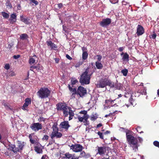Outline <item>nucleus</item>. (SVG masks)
<instances>
[{
    "label": "nucleus",
    "instance_id": "nucleus-61",
    "mask_svg": "<svg viewBox=\"0 0 159 159\" xmlns=\"http://www.w3.org/2000/svg\"><path fill=\"white\" fill-rule=\"evenodd\" d=\"M34 67H33V66H31L30 67V70L33 71L34 70Z\"/></svg>",
    "mask_w": 159,
    "mask_h": 159
},
{
    "label": "nucleus",
    "instance_id": "nucleus-25",
    "mask_svg": "<svg viewBox=\"0 0 159 159\" xmlns=\"http://www.w3.org/2000/svg\"><path fill=\"white\" fill-rule=\"evenodd\" d=\"M86 49L84 47H83L82 48V50L83 51V53L82 55V59L84 60H85L87 58L88 56V54L86 51H85Z\"/></svg>",
    "mask_w": 159,
    "mask_h": 159
},
{
    "label": "nucleus",
    "instance_id": "nucleus-64",
    "mask_svg": "<svg viewBox=\"0 0 159 159\" xmlns=\"http://www.w3.org/2000/svg\"><path fill=\"white\" fill-rule=\"evenodd\" d=\"M110 133V131H106L105 132V133L106 134H109Z\"/></svg>",
    "mask_w": 159,
    "mask_h": 159
},
{
    "label": "nucleus",
    "instance_id": "nucleus-58",
    "mask_svg": "<svg viewBox=\"0 0 159 159\" xmlns=\"http://www.w3.org/2000/svg\"><path fill=\"white\" fill-rule=\"evenodd\" d=\"M113 101L112 100H106V102H112Z\"/></svg>",
    "mask_w": 159,
    "mask_h": 159
},
{
    "label": "nucleus",
    "instance_id": "nucleus-40",
    "mask_svg": "<svg viewBox=\"0 0 159 159\" xmlns=\"http://www.w3.org/2000/svg\"><path fill=\"white\" fill-rule=\"evenodd\" d=\"M153 144L156 147L159 148V142L157 141H155L153 142Z\"/></svg>",
    "mask_w": 159,
    "mask_h": 159
},
{
    "label": "nucleus",
    "instance_id": "nucleus-59",
    "mask_svg": "<svg viewBox=\"0 0 159 159\" xmlns=\"http://www.w3.org/2000/svg\"><path fill=\"white\" fill-rule=\"evenodd\" d=\"M104 158L106 159H109V157L108 156L106 155L105 157H104Z\"/></svg>",
    "mask_w": 159,
    "mask_h": 159
},
{
    "label": "nucleus",
    "instance_id": "nucleus-60",
    "mask_svg": "<svg viewBox=\"0 0 159 159\" xmlns=\"http://www.w3.org/2000/svg\"><path fill=\"white\" fill-rule=\"evenodd\" d=\"M124 49V48L123 47H120V52L122 51Z\"/></svg>",
    "mask_w": 159,
    "mask_h": 159
},
{
    "label": "nucleus",
    "instance_id": "nucleus-6",
    "mask_svg": "<svg viewBox=\"0 0 159 159\" xmlns=\"http://www.w3.org/2000/svg\"><path fill=\"white\" fill-rule=\"evenodd\" d=\"M56 106L57 110L62 111L65 116H68L67 111L69 110V107H68L66 104L63 103H59L57 104Z\"/></svg>",
    "mask_w": 159,
    "mask_h": 159
},
{
    "label": "nucleus",
    "instance_id": "nucleus-49",
    "mask_svg": "<svg viewBox=\"0 0 159 159\" xmlns=\"http://www.w3.org/2000/svg\"><path fill=\"white\" fill-rule=\"evenodd\" d=\"M48 157L46 155H43L41 159H48Z\"/></svg>",
    "mask_w": 159,
    "mask_h": 159
},
{
    "label": "nucleus",
    "instance_id": "nucleus-5",
    "mask_svg": "<svg viewBox=\"0 0 159 159\" xmlns=\"http://www.w3.org/2000/svg\"><path fill=\"white\" fill-rule=\"evenodd\" d=\"M107 85L111 87H114V84L111 82L110 80L107 79H102L98 81L97 84V86L98 88H103Z\"/></svg>",
    "mask_w": 159,
    "mask_h": 159
},
{
    "label": "nucleus",
    "instance_id": "nucleus-50",
    "mask_svg": "<svg viewBox=\"0 0 159 159\" xmlns=\"http://www.w3.org/2000/svg\"><path fill=\"white\" fill-rule=\"evenodd\" d=\"M66 57L69 60H71L72 59V58L70 56H69L68 54H66Z\"/></svg>",
    "mask_w": 159,
    "mask_h": 159
},
{
    "label": "nucleus",
    "instance_id": "nucleus-30",
    "mask_svg": "<svg viewBox=\"0 0 159 159\" xmlns=\"http://www.w3.org/2000/svg\"><path fill=\"white\" fill-rule=\"evenodd\" d=\"M95 65L98 69H102L103 67L102 64L100 62L96 61L95 62Z\"/></svg>",
    "mask_w": 159,
    "mask_h": 159
},
{
    "label": "nucleus",
    "instance_id": "nucleus-4",
    "mask_svg": "<svg viewBox=\"0 0 159 159\" xmlns=\"http://www.w3.org/2000/svg\"><path fill=\"white\" fill-rule=\"evenodd\" d=\"M126 137L128 141L130 146L133 147V149H138V144L137 138L130 134L127 135V133H126Z\"/></svg>",
    "mask_w": 159,
    "mask_h": 159
},
{
    "label": "nucleus",
    "instance_id": "nucleus-18",
    "mask_svg": "<svg viewBox=\"0 0 159 159\" xmlns=\"http://www.w3.org/2000/svg\"><path fill=\"white\" fill-rule=\"evenodd\" d=\"M60 126L62 128L66 129H67L70 126L68 121H64L61 122L60 124Z\"/></svg>",
    "mask_w": 159,
    "mask_h": 159
},
{
    "label": "nucleus",
    "instance_id": "nucleus-54",
    "mask_svg": "<svg viewBox=\"0 0 159 159\" xmlns=\"http://www.w3.org/2000/svg\"><path fill=\"white\" fill-rule=\"evenodd\" d=\"M55 61L57 63H58L59 61V59L57 58H55Z\"/></svg>",
    "mask_w": 159,
    "mask_h": 159
},
{
    "label": "nucleus",
    "instance_id": "nucleus-13",
    "mask_svg": "<svg viewBox=\"0 0 159 159\" xmlns=\"http://www.w3.org/2000/svg\"><path fill=\"white\" fill-rule=\"evenodd\" d=\"M86 93V90L85 88L81 86L78 87L77 91V94L80 97H81L83 96Z\"/></svg>",
    "mask_w": 159,
    "mask_h": 159
},
{
    "label": "nucleus",
    "instance_id": "nucleus-57",
    "mask_svg": "<svg viewBox=\"0 0 159 159\" xmlns=\"http://www.w3.org/2000/svg\"><path fill=\"white\" fill-rule=\"evenodd\" d=\"M102 126V124L99 123V124H98V125H97V127H100Z\"/></svg>",
    "mask_w": 159,
    "mask_h": 159
},
{
    "label": "nucleus",
    "instance_id": "nucleus-45",
    "mask_svg": "<svg viewBox=\"0 0 159 159\" xmlns=\"http://www.w3.org/2000/svg\"><path fill=\"white\" fill-rule=\"evenodd\" d=\"M49 136L48 135H45L43 136V140H47L48 139Z\"/></svg>",
    "mask_w": 159,
    "mask_h": 159
},
{
    "label": "nucleus",
    "instance_id": "nucleus-22",
    "mask_svg": "<svg viewBox=\"0 0 159 159\" xmlns=\"http://www.w3.org/2000/svg\"><path fill=\"white\" fill-rule=\"evenodd\" d=\"M43 148V147L39 144L34 147L35 151L38 153H42L43 152L42 149Z\"/></svg>",
    "mask_w": 159,
    "mask_h": 159
},
{
    "label": "nucleus",
    "instance_id": "nucleus-19",
    "mask_svg": "<svg viewBox=\"0 0 159 159\" xmlns=\"http://www.w3.org/2000/svg\"><path fill=\"white\" fill-rule=\"evenodd\" d=\"M20 20L25 24L28 25L30 23V19L27 17H25L22 15L20 16Z\"/></svg>",
    "mask_w": 159,
    "mask_h": 159
},
{
    "label": "nucleus",
    "instance_id": "nucleus-12",
    "mask_svg": "<svg viewBox=\"0 0 159 159\" xmlns=\"http://www.w3.org/2000/svg\"><path fill=\"white\" fill-rule=\"evenodd\" d=\"M111 22V19L109 18H107L105 19H103L100 22V24L101 26L103 27H105L109 25Z\"/></svg>",
    "mask_w": 159,
    "mask_h": 159
},
{
    "label": "nucleus",
    "instance_id": "nucleus-43",
    "mask_svg": "<svg viewBox=\"0 0 159 159\" xmlns=\"http://www.w3.org/2000/svg\"><path fill=\"white\" fill-rule=\"evenodd\" d=\"M98 135H99L100 138L101 139H103V134H102V133L100 132H98Z\"/></svg>",
    "mask_w": 159,
    "mask_h": 159
},
{
    "label": "nucleus",
    "instance_id": "nucleus-55",
    "mask_svg": "<svg viewBox=\"0 0 159 159\" xmlns=\"http://www.w3.org/2000/svg\"><path fill=\"white\" fill-rule=\"evenodd\" d=\"M33 67H34V69H36L37 70L39 69V67L37 66H33Z\"/></svg>",
    "mask_w": 159,
    "mask_h": 159
},
{
    "label": "nucleus",
    "instance_id": "nucleus-2",
    "mask_svg": "<svg viewBox=\"0 0 159 159\" xmlns=\"http://www.w3.org/2000/svg\"><path fill=\"white\" fill-rule=\"evenodd\" d=\"M25 146L24 142H18L17 147L15 145L10 144L8 146V149L14 152H21Z\"/></svg>",
    "mask_w": 159,
    "mask_h": 159
},
{
    "label": "nucleus",
    "instance_id": "nucleus-1",
    "mask_svg": "<svg viewBox=\"0 0 159 159\" xmlns=\"http://www.w3.org/2000/svg\"><path fill=\"white\" fill-rule=\"evenodd\" d=\"M51 91L48 88L42 87L37 92V95L39 98L44 99L48 97Z\"/></svg>",
    "mask_w": 159,
    "mask_h": 159
},
{
    "label": "nucleus",
    "instance_id": "nucleus-63",
    "mask_svg": "<svg viewBox=\"0 0 159 159\" xmlns=\"http://www.w3.org/2000/svg\"><path fill=\"white\" fill-rule=\"evenodd\" d=\"M126 4V2H122V4L123 5H125Z\"/></svg>",
    "mask_w": 159,
    "mask_h": 159
},
{
    "label": "nucleus",
    "instance_id": "nucleus-34",
    "mask_svg": "<svg viewBox=\"0 0 159 159\" xmlns=\"http://www.w3.org/2000/svg\"><path fill=\"white\" fill-rule=\"evenodd\" d=\"M128 71L127 69H125L122 70L121 72L123 74V75L126 76L127 75Z\"/></svg>",
    "mask_w": 159,
    "mask_h": 159
},
{
    "label": "nucleus",
    "instance_id": "nucleus-24",
    "mask_svg": "<svg viewBox=\"0 0 159 159\" xmlns=\"http://www.w3.org/2000/svg\"><path fill=\"white\" fill-rule=\"evenodd\" d=\"M67 112L68 116V114L69 115V120H71L72 119L73 117L74 116V111L71 110V108L70 107H69V110H68Z\"/></svg>",
    "mask_w": 159,
    "mask_h": 159
},
{
    "label": "nucleus",
    "instance_id": "nucleus-35",
    "mask_svg": "<svg viewBox=\"0 0 159 159\" xmlns=\"http://www.w3.org/2000/svg\"><path fill=\"white\" fill-rule=\"evenodd\" d=\"M94 58L97 59L96 61L100 62L102 59V57L100 55H97L94 57Z\"/></svg>",
    "mask_w": 159,
    "mask_h": 159
},
{
    "label": "nucleus",
    "instance_id": "nucleus-3",
    "mask_svg": "<svg viewBox=\"0 0 159 159\" xmlns=\"http://www.w3.org/2000/svg\"><path fill=\"white\" fill-rule=\"evenodd\" d=\"M89 71V69H86L81 75L80 79V82L81 84H89V83L90 75L88 74Z\"/></svg>",
    "mask_w": 159,
    "mask_h": 159
},
{
    "label": "nucleus",
    "instance_id": "nucleus-16",
    "mask_svg": "<svg viewBox=\"0 0 159 159\" xmlns=\"http://www.w3.org/2000/svg\"><path fill=\"white\" fill-rule=\"evenodd\" d=\"M46 43L48 48L51 49L55 50L57 48L56 45L51 41H47Z\"/></svg>",
    "mask_w": 159,
    "mask_h": 159
},
{
    "label": "nucleus",
    "instance_id": "nucleus-10",
    "mask_svg": "<svg viewBox=\"0 0 159 159\" xmlns=\"http://www.w3.org/2000/svg\"><path fill=\"white\" fill-rule=\"evenodd\" d=\"M70 148L74 152H78L82 150L83 147L80 144H72L70 146Z\"/></svg>",
    "mask_w": 159,
    "mask_h": 159
},
{
    "label": "nucleus",
    "instance_id": "nucleus-46",
    "mask_svg": "<svg viewBox=\"0 0 159 159\" xmlns=\"http://www.w3.org/2000/svg\"><path fill=\"white\" fill-rule=\"evenodd\" d=\"M30 1L34 3L35 5H37L38 4V2L35 0H30Z\"/></svg>",
    "mask_w": 159,
    "mask_h": 159
},
{
    "label": "nucleus",
    "instance_id": "nucleus-47",
    "mask_svg": "<svg viewBox=\"0 0 159 159\" xmlns=\"http://www.w3.org/2000/svg\"><path fill=\"white\" fill-rule=\"evenodd\" d=\"M4 68L7 70L9 69L10 68L9 65L8 64H6Z\"/></svg>",
    "mask_w": 159,
    "mask_h": 159
},
{
    "label": "nucleus",
    "instance_id": "nucleus-53",
    "mask_svg": "<svg viewBox=\"0 0 159 159\" xmlns=\"http://www.w3.org/2000/svg\"><path fill=\"white\" fill-rule=\"evenodd\" d=\"M138 139L140 142H141L143 140L140 137H138Z\"/></svg>",
    "mask_w": 159,
    "mask_h": 159
},
{
    "label": "nucleus",
    "instance_id": "nucleus-8",
    "mask_svg": "<svg viewBox=\"0 0 159 159\" xmlns=\"http://www.w3.org/2000/svg\"><path fill=\"white\" fill-rule=\"evenodd\" d=\"M140 94V93L138 92L132 93V98L129 99V101L131 104L132 105H135L136 104L137 98Z\"/></svg>",
    "mask_w": 159,
    "mask_h": 159
},
{
    "label": "nucleus",
    "instance_id": "nucleus-28",
    "mask_svg": "<svg viewBox=\"0 0 159 159\" xmlns=\"http://www.w3.org/2000/svg\"><path fill=\"white\" fill-rule=\"evenodd\" d=\"M78 80L75 78L72 77L71 79L70 85H71L72 87H74V85L78 83Z\"/></svg>",
    "mask_w": 159,
    "mask_h": 159
},
{
    "label": "nucleus",
    "instance_id": "nucleus-42",
    "mask_svg": "<svg viewBox=\"0 0 159 159\" xmlns=\"http://www.w3.org/2000/svg\"><path fill=\"white\" fill-rule=\"evenodd\" d=\"M78 119L79 121L81 122L83 121V120H84V119L82 117H81V116H78Z\"/></svg>",
    "mask_w": 159,
    "mask_h": 159
},
{
    "label": "nucleus",
    "instance_id": "nucleus-56",
    "mask_svg": "<svg viewBox=\"0 0 159 159\" xmlns=\"http://www.w3.org/2000/svg\"><path fill=\"white\" fill-rule=\"evenodd\" d=\"M58 7L60 8H61L62 6V4L61 3H59L58 5Z\"/></svg>",
    "mask_w": 159,
    "mask_h": 159
},
{
    "label": "nucleus",
    "instance_id": "nucleus-11",
    "mask_svg": "<svg viewBox=\"0 0 159 159\" xmlns=\"http://www.w3.org/2000/svg\"><path fill=\"white\" fill-rule=\"evenodd\" d=\"M30 127L33 130L37 131L42 129V126L39 123H34L32 124Z\"/></svg>",
    "mask_w": 159,
    "mask_h": 159
},
{
    "label": "nucleus",
    "instance_id": "nucleus-23",
    "mask_svg": "<svg viewBox=\"0 0 159 159\" xmlns=\"http://www.w3.org/2000/svg\"><path fill=\"white\" fill-rule=\"evenodd\" d=\"M68 87L69 88L70 90L72 92V95L71 97L73 98H75V95L77 93L76 89L75 88H72V87H71L70 85L69 84L68 85Z\"/></svg>",
    "mask_w": 159,
    "mask_h": 159
},
{
    "label": "nucleus",
    "instance_id": "nucleus-51",
    "mask_svg": "<svg viewBox=\"0 0 159 159\" xmlns=\"http://www.w3.org/2000/svg\"><path fill=\"white\" fill-rule=\"evenodd\" d=\"M20 57V56L19 55H14L13 56V58L15 59H17L19 58Z\"/></svg>",
    "mask_w": 159,
    "mask_h": 159
},
{
    "label": "nucleus",
    "instance_id": "nucleus-48",
    "mask_svg": "<svg viewBox=\"0 0 159 159\" xmlns=\"http://www.w3.org/2000/svg\"><path fill=\"white\" fill-rule=\"evenodd\" d=\"M84 125H88L89 124V122L87 120H84Z\"/></svg>",
    "mask_w": 159,
    "mask_h": 159
},
{
    "label": "nucleus",
    "instance_id": "nucleus-20",
    "mask_svg": "<svg viewBox=\"0 0 159 159\" xmlns=\"http://www.w3.org/2000/svg\"><path fill=\"white\" fill-rule=\"evenodd\" d=\"M80 113L82 114L80 116H81V117L84 119V120H87L89 117V116L87 114V112L86 111H81Z\"/></svg>",
    "mask_w": 159,
    "mask_h": 159
},
{
    "label": "nucleus",
    "instance_id": "nucleus-14",
    "mask_svg": "<svg viewBox=\"0 0 159 159\" xmlns=\"http://www.w3.org/2000/svg\"><path fill=\"white\" fill-rule=\"evenodd\" d=\"M145 32L144 29L141 25H138L137 27L136 34L137 35L139 36L143 34Z\"/></svg>",
    "mask_w": 159,
    "mask_h": 159
},
{
    "label": "nucleus",
    "instance_id": "nucleus-39",
    "mask_svg": "<svg viewBox=\"0 0 159 159\" xmlns=\"http://www.w3.org/2000/svg\"><path fill=\"white\" fill-rule=\"evenodd\" d=\"M29 138L30 139V141L32 144H34L35 143V140L34 139H33L31 135L29 136Z\"/></svg>",
    "mask_w": 159,
    "mask_h": 159
},
{
    "label": "nucleus",
    "instance_id": "nucleus-41",
    "mask_svg": "<svg viewBox=\"0 0 159 159\" xmlns=\"http://www.w3.org/2000/svg\"><path fill=\"white\" fill-rule=\"evenodd\" d=\"M97 118V117L96 116H95L93 115H92L91 116V120H95Z\"/></svg>",
    "mask_w": 159,
    "mask_h": 159
},
{
    "label": "nucleus",
    "instance_id": "nucleus-26",
    "mask_svg": "<svg viewBox=\"0 0 159 159\" xmlns=\"http://www.w3.org/2000/svg\"><path fill=\"white\" fill-rule=\"evenodd\" d=\"M37 58L35 55H34L33 57H30L29 60V62L30 64H32L35 63L36 60H37Z\"/></svg>",
    "mask_w": 159,
    "mask_h": 159
},
{
    "label": "nucleus",
    "instance_id": "nucleus-29",
    "mask_svg": "<svg viewBox=\"0 0 159 159\" xmlns=\"http://www.w3.org/2000/svg\"><path fill=\"white\" fill-rule=\"evenodd\" d=\"M80 157H84L85 158H87L90 157V155L89 153H86L84 152H82L80 154Z\"/></svg>",
    "mask_w": 159,
    "mask_h": 159
},
{
    "label": "nucleus",
    "instance_id": "nucleus-33",
    "mask_svg": "<svg viewBox=\"0 0 159 159\" xmlns=\"http://www.w3.org/2000/svg\"><path fill=\"white\" fill-rule=\"evenodd\" d=\"M2 104L4 106L6 109L7 110H11V108L9 107V104L5 102V101L3 102Z\"/></svg>",
    "mask_w": 159,
    "mask_h": 159
},
{
    "label": "nucleus",
    "instance_id": "nucleus-7",
    "mask_svg": "<svg viewBox=\"0 0 159 159\" xmlns=\"http://www.w3.org/2000/svg\"><path fill=\"white\" fill-rule=\"evenodd\" d=\"M52 128L53 131L50 135V137L52 139L55 137L58 138L62 136V134L58 132V128L56 126L53 125Z\"/></svg>",
    "mask_w": 159,
    "mask_h": 159
},
{
    "label": "nucleus",
    "instance_id": "nucleus-36",
    "mask_svg": "<svg viewBox=\"0 0 159 159\" xmlns=\"http://www.w3.org/2000/svg\"><path fill=\"white\" fill-rule=\"evenodd\" d=\"M1 14L3 17L5 18H8L9 17V15L8 14L6 13L5 12H2Z\"/></svg>",
    "mask_w": 159,
    "mask_h": 159
},
{
    "label": "nucleus",
    "instance_id": "nucleus-27",
    "mask_svg": "<svg viewBox=\"0 0 159 159\" xmlns=\"http://www.w3.org/2000/svg\"><path fill=\"white\" fill-rule=\"evenodd\" d=\"M65 157L68 159H77L78 158L76 157L74 155L70 154L69 153H66L65 154Z\"/></svg>",
    "mask_w": 159,
    "mask_h": 159
},
{
    "label": "nucleus",
    "instance_id": "nucleus-38",
    "mask_svg": "<svg viewBox=\"0 0 159 159\" xmlns=\"http://www.w3.org/2000/svg\"><path fill=\"white\" fill-rule=\"evenodd\" d=\"M136 129L137 131L140 133H143V132L141 130V128L140 127L138 126L136 128Z\"/></svg>",
    "mask_w": 159,
    "mask_h": 159
},
{
    "label": "nucleus",
    "instance_id": "nucleus-44",
    "mask_svg": "<svg viewBox=\"0 0 159 159\" xmlns=\"http://www.w3.org/2000/svg\"><path fill=\"white\" fill-rule=\"evenodd\" d=\"M9 75L11 76H15L16 75L15 73L13 71H11L9 73Z\"/></svg>",
    "mask_w": 159,
    "mask_h": 159
},
{
    "label": "nucleus",
    "instance_id": "nucleus-32",
    "mask_svg": "<svg viewBox=\"0 0 159 159\" xmlns=\"http://www.w3.org/2000/svg\"><path fill=\"white\" fill-rule=\"evenodd\" d=\"M28 38V35L26 34H21L20 36V38L22 40L26 39Z\"/></svg>",
    "mask_w": 159,
    "mask_h": 159
},
{
    "label": "nucleus",
    "instance_id": "nucleus-52",
    "mask_svg": "<svg viewBox=\"0 0 159 159\" xmlns=\"http://www.w3.org/2000/svg\"><path fill=\"white\" fill-rule=\"evenodd\" d=\"M111 2L113 4L116 3V2H118V0H115L114 2L113 1H112V0H110Z\"/></svg>",
    "mask_w": 159,
    "mask_h": 159
},
{
    "label": "nucleus",
    "instance_id": "nucleus-62",
    "mask_svg": "<svg viewBox=\"0 0 159 159\" xmlns=\"http://www.w3.org/2000/svg\"><path fill=\"white\" fill-rule=\"evenodd\" d=\"M122 86V84H120V89H121L123 88Z\"/></svg>",
    "mask_w": 159,
    "mask_h": 159
},
{
    "label": "nucleus",
    "instance_id": "nucleus-17",
    "mask_svg": "<svg viewBox=\"0 0 159 159\" xmlns=\"http://www.w3.org/2000/svg\"><path fill=\"white\" fill-rule=\"evenodd\" d=\"M31 103V99L29 98H27L25 99V103L22 107V109L23 110H26L27 106Z\"/></svg>",
    "mask_w": 159,
    "mask_h": 159
},
{
    "label": "nucleus",
    "instance_id": "nucleus-21",
    "mask_svg": "<svg viewBox=\"0 0 159 159\" xmlns=\"http://www.w3.org/2000/svg\"><path fill=\"white\" fill-rule=\"evenodd\" d=\"M16 15L15 13L12 14L10 16V18L9 19L11 23L13 24L16 21Z\"/></svg>",
    "mask_w": 159,
    "mask_h": 159
},
{
    "label": "nucleus",
    "instance_id": "nucleus-37",
    "mask_svg": "<svg viewBox=\"0 0 159 159\" xmlns=\"http://www.w3.org/2000/svg\"><path fill=\"white\" fill-rule=\"evenodd\" d=\"M156 34L155 32H153V34L150 36V38H152L153 39H155L156 38Z\"/></svg>",
    "mask_w": 159,
    "mask_h": 159
},
{
    "label": "nucleus",
    "instance_id": "nucleus-15",
    "mask_svg": "<svg viewBox=\"0 0 159 159\" xmlns=\"http://www.w3.org/2000/svg\"><path fill=\"white\" fill-rule=\"evenodd\" d=\"M120 55L122 57L121 60L123 62V63L124 62L129 61V56L126 52L124 53L123 52H122L120 53Z\"/></svg>",
    "mask_w": 159,
    "mask_h": 159
},
{
    "label": "nucleus",
    "instance_id": "nucleus-31",
    "mask_svg": "<svg viewBox=\"0 0 159 159\" xmlns=\"http://www.w3.org/2000/svg\"><path fill=\"white\" fill-rule=\"evenodd\" d=\"M124 96L125 98H128L130 97L131 98H132V93L130 91L126 92L125 93Z\"/></svg>",
    "mask_w": 159,
    "mask_h": 159
},
{
    "label": "nucleus",
    "instance_id": "nucleus-9",
    "mask_svg": "<svg viewBox=\"0 0 159 159\" xmlns=\"http://www.w3.org/2000/svg\"><path fill=\"white\" fill-rule=\"evenodd\" d=\"M106 148L107 147L105 146H103L102 147L97 146V154H98L101 156H103L106 152Z\"/></svg>",
    "mask_w": 159,
    "mask_h": 159
}]
</instances>
